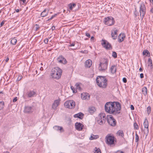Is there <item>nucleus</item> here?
<instances>
[{"instance_id":"obj_9","label":"nucleus","mask_w":153,"mask_h":153,"mask_svg":"<svg viewBox=\"0 0 153 153\" xmlns=\"http://www.w3.org/2000/svg\"><path fill=\"white\" fill-rule=\"evenodd\" d=\"M65 107L70 109L74 108L75 105V103L73 100H69L66 101L64 104Z\"/></svg>"},{"instance_id":"obj_16","label":"nucleus","mask_w":153,"mask_h":153,"mask_svg":"<svg viewBox=\"0 0 153 153\" xmlns=\"http://www.w3.org/2000/svg\"><path fill=\"white\" fill-rule=\"evenodd\" d=\"M125 35L124 33H120L119 35L118 38V41L119 42H121L124 40L125 37Z\"/></svg>"},{"instance_id":"obj_42","label":"nucleus","mask_w":153,"mask_h":153,"mask_svg":"<svg viewBox=\"0 0 153 153\" xmlns=\"http://www.w3.org/2000/svg\"><path fill=\"white\" fill-rule=\"evenodd\" d=\"M71 88L73 91V93H76V91L75 90L73 86H71Z\"/></svg>"},{"instance_id":"obj_22","label":"nucleus","mask_w":153,"mask_h":153,"mask_svg":"<svg viewBox=\"0 0 153 153\" xmlns=\"http://www.w3.org/2000/svg\"><path fill=\"white\" fill-rule=\"evenodd\" d=\"M36 94L35 92L33 91H30L27 93V96L29 97H33Z\"/></svg>"},{"instance_id":"obj_15","label":"nucleus","mask_w":153,"mask_h":153,"mask_svg":"<svg viewBox=\"0 0 153 153\" xmlns=\"http://www.w3.org/2000/svg\"><path fill=\"white\" fill-rule=\"evenodd\" d=\"M59 104V100H56L54 101L52 105V108L56 110V109L57 108Z\"/></svg>"},{"instance_id":"obj_8","label":"nucleus","mask_w":153,"mask_h":153,"mask_svg":"<svg viewBox=\"0 0 153 153\" xmlns=\"http://www.w3.org/2000/svg\"><path fill=\"white\" fill-rule=\"evenodd\" d=\"M105 139L106 144L110 145L114 144L115 138L114 136L107 135L105 137Z\"/></svg>"},{"instance_id":"obj_48","label":"nucleus","mask_w":153,"mask_h":153,"mask_svg":"<svg viewBox=\"0 0 153 153\" xmlns=\"http://www.w3.org/2000/svg\"><path fill=\"white\" fill-rule=\"evenodd\" d=\"M123 81L124 83L126 82H127L126 79L125 77L123 78Z\"/></svg>"},{"instance_id":"obj_13","label":"nucleus","mask_w":153,"mask_h":153,"mask_svg":"<svg viewBox=\"0 0 153 153\" xmlns=\"http://www.w3.org/2000/svg\"><path fill=\"white\" fill-rule=\"evenodd\" d=\"M118 30L116 28L113 29L111 31V35L112 39H116L117 36V32Z\"/></svg>"},{"instance_id":"obj_58","label":"nucleus","mask_w":153,"mask_h":153,"mask_svg":"<svg viewBox=\"0 0 153 153\" xmlns=\"http://www.w3.org/2000/svg\"><path fill=\"white\" fill-rule=\"evenodd\" d=\"M22 76H19L18 78V79L19 80H20L21 79H22Z\"/></svg>"},{"instance_id":"obj_25","label":"nucleus","mask_w":153,"mask_h":153,"mask_svg":"<svg viewBox=\"0 0 153 153\" xmlns=\"http://www.w3.org/2000/svg\"><path fill=\"white\" fill-rule=\"evenodd\" d=\"M110 71L112 74H114L116 72V69L115 66H112L110 69Z\"/></svg>"},{"instance_id":"obj_20","label":"nucleus","mask_w":153,"mask_h":153,"mask_svg":"<svg viewBox=\"0 0 153 153\" xmlns=\"http://www.w3.org/2000/svg\"><path fill=\"white\" fill-rule=\"evenodd\" d=\"M53 128L55 130L59 131L60 132H62L63 131V128L62 127L55 126H53Z\"/></svg>"},{"instance_id":"obj_49","label":"nucleus","mask_w":153,"mask_h":153,"mask_svg":"<svg viewBox=\"0 0 153 153\" xmlns=\"http://www.w3.org/2000/svg\"><path fill=\"white\" fill-rule=\"evenodd\" d=\"M5 21H3L0 24V27H2Z\"/></svg>"},{"instance_id":"obj_7","label":"nucleus","mask_w":153,"mask_h":153,"mask_svg":"<svg viewBox=\"0 0 153 153\" xmlns=\"http://www.w3.org/2000/svg\"><path fill=\"white\" fill-rule=\"evenodd\" d=\"M104 23L106 25L111 26L114 24V18L111 16H108L104 19Z\"/></svg>"},{"instance_id":"obj_45","label":"nucleus","mask_w":153,"mask_h":153,"mask_svg":"<svg viewBox=\"0 0 153 153\" xmlns=\"http://www.w3.org/2000/svg\"><path fill=\"white\" fill-rule=\"evenodd\" d=\"M20 2H22L23 4H26L27 2H26V0H19Z\"/></svg>"},{"instance_id":"obj_60","label":"nucleus","mask_w":153,"mask_h":153,"mask_svg":"<svg viewBox=\"0 0 153 153\" xmlns=\"http://www.w3.org/2000/svg\"><path fill=\"white\" fill-rule=\"evenodd\" d=\"M151 12L153 13V8H152L150 10Z\"/></svg>"},{"instance_id":"obj_59","label":"nucleus","mask_w":153,"mask_h":153,"mask_svg":"<svg viewBox=\"0 0 153 153\" xmlns=\"http://www.w3.org/2000/svg\"><path fill=\"white\" fill-rule=\"evenodd\" d=\"M9 60V58H6V59H5V62H8V61Z\"/></svg>"},{"instance_id":"obj_62","label":"nucleus","mask_w":153,"mask_h":153,"mask_svg":"<svg viewBox=\"0 0 153 153\" xmlns=\"http://www.w3.org/2000/svg\"><path fill=\"white\" fill-rule=\"evenodd\" d=\"M94 39V37L92 36L91 37V41H92V40H93Z\"/></svg>"},{"instance_id":"obj_37","label":"nucleus","mask_w":153,"mask_h":153,"mask_svg":"<svg viewBox=\"0 0 153 153\" xmlns=\"http://www.w3.org/2000/svg\"><path fill=\"white\" fill-rule=\"evenodd\" d=\"M139 140V137L137 135V134L136 133L135 134V142H137Z\"/></svg>"},{"instance_id":"obj_14","label":"nucleus","mask_w":153,"mask_h":153,"mask_svg":"<svg viewBox=\"0 0 153 153\" xmlns=\"http://www.w3.org/2000/svg\"><path fill=\"white\" fill-rule=\"evenodd\" d=\"M90 96L88 94L84 93L81 94V98L83 100H88L90 99Z\"/></svg>"},{"instance_id":"obj_33","label":"nucleus","mask_w":153,"mask_h":153,"mask_svg":"<svg viewBox=\"0 0 153 153\" xmlns=\"http://www.w3.org/2000/svg\"><path fill=\"white\" fill-rule=\"evenodd\" d=\"M75 6L76 4H69L68 5L69 9L70 10H71Z\"/></svg>"},{"instance_id":"obj_11","label":"nucleus","mask_w":153,"mask_h":153,"mask_svg":"<svg viewBox=\"0 0 153 153\" xmlns=\"http://www.w3.org/2000/svg\"><path fill=\"white\" fill-rule=\"evenodd\" d=\"M107 121L109 124L112 126H114L116 124L115 119L111 115L107 117Z\"/></svg>"},{"instance_id":"obj_5","label":"nucleus","mask_w":153,"mask_h":153,"mask_svg":"<svg viewBox=\"0 0 153 153\" xmlns=\"http://www.w3.org/2000/svg\"><path fill=\"white\" fill-rule=\"evenodd\" d=\"M106 117L105 113H101L98 116V118H96L98 123L102 125L104 124L106 122Z\"/></svg>"},{"instance_id":"obj_4","label":"nucleus","mask_w":153,"mask_h":153,"mask_svg":"<svg viewBox=\"0 0 153 153\" xmlns=\"http://www.w3.org/2000/svg\"><path fill=\"white\" fill-rule=\"evenodd\" d=\"M108 60L107 58H102L100 61L99 69L100 71H103L107 69Z\"/></svg>"},{"instance_id":"obj_44","label":"nucleus","mask_w":153,"mask_h":153,"mask_svg":"<svg viewBox=\"0 0 153 153\" xmlns=\"http://www.w3.org/2000/svg\"><path fill=\"white\" fill-rule=\"evenodd\" d=\"M35 30L36 31H37V30H38L39 28V25H37V24H36L35 25Z\"/></svg>"},{"instance_id":"obj_47","label":"nucleus","mask_w":153,"mask_h":153,"mask_svg":"<svg viewBox=\"0 0 153 153\" xmlns=\"http://www.w3.org/2000/svg\"><path fill=\"white\" fill-rule=\"evenodd\" d=\"M17 100L18 99L17 97H15L14 98L13 100V102H15L17 101Z\"/></svg>"},{"instance_id":"obj_40","label":"nucleus","mask_w":153,"mask_h":153,"mask_svg":"<svg viewBox=\"0 0 153 153\" xmlns=\"http://www.w3.org/2000/svg\"><path fill=\"white\" fill-rule=\"evenodd\" d=\"M134 128L137 130L138 129V127L137 124L136 123H134Z\"/></svg>"},{"instance_id":"obj_50","label":"nucleus","mask_w":153,"mask_h":153,"mask_svg":"<svg viewBox=\"0 0 153 153\" xmlns=\"http://www.w3.org/2000/svg\"><path fill=\"white\" fill-rule=\"evenodd\" d=\"M75 45V44L74 43H71L70 44V45H68L69 47H71V46H74Z\"/></svg>"},{"instance_id":"obj_31","label":"nucleus","mask_w":153,"mask_h":153,"mask_svg":"<svg viewBox=\"0 0 153 153\" xmlns=\"http://www.w3.org/2000/svg\"><path fill=\"white\" fill-rule=\"evenodd\" d=\"M95 109L94 107H91L89 108V111L91 113H93L95 111Z\"/></svg>"},{"instance_id":"obj_17","label":"nucleus","mask_w":153,"mask_h":153,"mask_svg":"<svg viewBox=\"0 0 153 153\" xmlns=\"http://www.w3.org/2000/svg\"><path fill=\"white\" fill-rule=\"evenodd\" d=\"M84 114L81 112H79L78 114H76L74 115V117L75 118H78L80 119H82L84 117Z\"/></svg>"},{"instance_id":"obj_28","label":"nucleus","mask_w":153,"mask_h":153,"mask_svg":"<svg viewBox=\"0 0 153 153\" xmlns=\"http://www.w3.org/2000/svg\"><path fill=\"white\" fill-rule=\"evenodd\" d=\"M143 94L145 95H146L147 93V89L146 87H144L142 89Z\"/></svg>"},{"instance_id":"obj_18","label":"nucleus","mask_w":153,"mask_h":153,"mask_svg":"<svg viewBox=\"0 0 153 153\" xmlns=\"http://www.w3.org/2000/svg\"><path fill=\"white\" fill-rule=\"evenodd\" d=\"M92 64V61L90 59L87 60L85 63V66L87 68H89Z\"/></svg>"},{"instance_id":"obj_41","label":"nucleus","mask_w":153,"mask_h":153,"mask_svg":"<svg viewBox=\"0 0 153 153\" xmlns=\"http://www.w3.org/2000/svg\"><path fill=\"white\" fill-rule=\"evenodd\" d=\"M57 60L59 63H62L63 59H60V58H58Z\"/></svg>"},{"instance_id":"obj_3","label":"nucleus","mask_w":153,"mask_h":153,"mask_svg":"<svg viewBox=\"0 0 153 153\" xmlns=\"http://www.w3.org/2000/svg\"><path fill=\"white\" fill-rule=\"evenodd\" d=\"M62 74V70L59 67H56L52 69L51 76L53 78L58 79L61 77Z\"/></svg>"},{"instance_id":"obj_2","label":"nucleus","mask_w":153,"mask_h":153,"mask_svg":"<svg viewBox=\"0 0 153 153\" xmlns=\"http://www.w3.org/2000/svg\"><path fill=\"white\" fill-rule=\"evenodd\" d=\"M96 82L97 85L102 88H105L107 86V80L104 77L98 76L96 78Z\"/></svg>"},{"instance_id":"obj_29","label":"nucleus","mask_w":153,"mask_h":153,"mask_svg":"<svg viewBox=\"0 0 153 153\" xmlns=\"http://www.w3.org/2000/svg\"><path fill=\"white\" fill-rule=\"evenodd\" d=\"M148 64V66L150 67L151 69H152V60L150 58L149 59Z\"/></svg>"},{"instance_id":"obj_30","label":"nucleus","mask_w":153,"mask_h":153,"mask_svg":"<svg viewBox=\"0 0 153 153\" xmlns=\"http://www.w3.org/2000/svg\"><path fill=\"white\" fill-rule=\"evenodd\" d=\"M117 134L119 136H121L122 137H123L124 136V134L123 131L122 130H119Z\"/></svg>"},{"instance_id":"obj_55","label":"nucleus","mask_w":153,"mask_h":153,"mask_svg":"<svg viewBox=\"0 0 153 153\" xmlns=\"http://www.w3.org/2000/svg\"><path fill=\"white\" fill-rule=\"evenodd\" d=\"M20 10H21V9H15V11L16 12V13H18L19 12V11Z\"/></svg>"},{"instance_id":"obj_23","label":"nucleus","mask_w":153,"mask_h":153,"mask_svg":"<svg viewBox=\"0 0 153 153\" xmlns=\"http://www.w3.org/2000/svg\"><path fill=\"white\" fill-rule=\"evenodd\" d=\"M48 13V10L47 11L46 9H45L41 13V16L42 17H45L46 16Z\"/></svg>"},{"instance_id":"obj_10","label":"nucleus","mask_w":153,"mask_h":153,"mask_svg":"<svg viewBox=\"0 0 153 153\" xmlns=\"http://www.w3.org/2000/svg\"><path fill=\"white\" fill-rule=\"evenodd\" d=\"M101 44L103 47L106 49L111 50L112 49L111 44L105 40L102 39Z\"/></svg>"},{"instance_id":"obj_38","label":"nucleus","mask_w":153,"mask_h":153,"mask_svg":"<svg viewBox=\"0 0 153 153\" xmlns=\"http://www.w3.org/2000/svg\"><path fill=\"white\" fill-rule=\"evenodd\" d=\"M112 56L113 57H117V54L115 52H113L112 53Z\"/></svg>"},{"instance_id":"obj_6","label":"nucleus","mask_w":153,"mask_h":153,"mask_svg":"<svg viewBox=\"0 0 153 153\" xmlns=\"http://www.w3.org/2000/svg\"><path fill=\"white\" fill-rule=\"evenodd\" d=\"M146 7L144 4L143 3L141 4L139 8V12L141 20L143 19L146 13Z\"/></svg>"},{"instance_id":"obj_54","label":"nucleus","mask_w":153,"mask_h":153,"mask_svg":"<svg viewBox=\"0 0 153 153\" xmlns=\"http://www.w3.org/2000/svg\"><path fill=\"white\" fill-rule=\"evenodd\" d=\"M115 153H123V152L121 151H118Z\"/></svg>"},{"instance_id":"obj_35","label":"nucleus","mask_w":153,"mask_h":153,"mask_svg":"<svg viewBox=\"0 0 153 153\" xmlns=\"http://www.w3.org/2000/svg\"><path fill=\"white\" fill-rule=\"evenodd\" d=\"M95 150L94 153H101V150L98 148L95 147Z\"/></svg>"},{"instance_id":"obj_1","label":"nucleus","mask_w":153,"mask_h":153,"mask_svg":"<svg viewBox=\"0 0 153 153\" xmlns=\"http://www.w3.org/2000/svg\"><path fill=\"white\" fill-rule=\"evenodd\" d=\"M121 108L120 105L117 102H107L105 105V111L109 114L119 113Z\"/></svg>"},{"instance_id":"obj_53","label":"nucleus","mask_w":153,"mask_h":153,"mask_svg":"<svg viewBox=\"0 0 153 153\" xmlns=\"http://www.w3.org/2000/svg\"><path fill=\"white\" fill-rule=\"evenodd\" d=\"M131 110H134V106L132 105H131Z\"/></svg>"},{"instance_id":"obj_57","label":"nucleus","mask_w":153,"mask_h":153,"mask_svg":"<svg viewBox=\"0 0 153 153\" xmlns=\"http://www.w3.org/2000/svg\"><path fill=\"white\" fill-rule=\"evenodd\" d=\"M80 52L82 53H85V52H86L87 51H80Z\"/></svg>"},{"instance_id":"obj_52","label":"nucleus","mask_w":153,"mask_h":153,"mask_svg":"<svg viewBox=\"0 0 153 153\" xmlns=\"http://www.w3.org/2000/svg\"><path fill=\"white\" fill-rule=\"evenodd\" d=\"M140 77L141 78H143V73H141L140 75Z\"/></svg>"},{"instance_id":"obj_39","label":"nucleus","mask_w":153,"mask_h":153,"mask_svg":"<svg viewBox=\"0 0 153 153\" xmlns=\"http://www.w3.org/2000/svg\"><path fill=\"white\" fill-rule=\"evenodd\" d=\"M151 108L150 106H149L147 108V113L149 114L151 112Z\"/></svg>"},{"instance_id":"obj_61","label":"nucleus","mask_w":153,"mask_h":153,"mask_svg":"<svg viewBox=\"0 0 153 153\" xmlns=\"http://www.w3.org/2000/svg\"><path fill=\"white\" fill-rule=\"evenodd\" d=\"M139 70L140 71H141V72H142L143 71V69L141 68H140Z\"/></svg>"},{"instance_id":"obj_36","label":"nucleus","mask_w":153,"mask_h":153,"mask_svg":"<svg viewBox=\"0 0 153 153\" xmlns=\"http://www.w3.org/2000/svg\"><path fill=\"white\" fill-rule=\"evenodd\" d=\"M134 15L135 16V17H136L137 16V15H138L137 12V10L136 8H135V10H134Z\"/></svg>"},{"instance_id":"obj_26","label":"nucleus","mask_w":153,"mask_h":153,"mask_svg":"<svg viewBox=\"0 0 153 153\" xmlns=\"http://www.w3.org/2000/svg\"><path fill=\"white\" fill-rule=\"evenodd\" d=\"M99 137V136L98 135H94L93 134H91L90 137L89 138V139L90 140H93L94 139H96L97 138H98Z\"/></svg>"},{"instance_id":"obj_63","label":"nucleus","mask_w":153,"mask_h":153,"mask_svg":"<svg viewBox=\"0 0 153 153\" xmlns=\"http://www.w3.org/2000/svg\"><path fill=\"white\" fill-rule=\"evenodd\" d=\"M43 70V68L42 67H41L40 68V70H41V71H42Z\"/></svg>"},{"instance_id":"obj_24","label":"nucleus","mask_w":153,"mask_h":153,"mask_svg":"<svg viewBox=\"0 0 153 153\" xmlns=\"http://www.w3.org/2000/svg\"><path fill=\"white\" fill-rule=\"evenodd\" d=\"M143 55L149 57L150 56V53L149 51L147 50H145L143 51Z\"/></svg>"},{"instance_id":"obj_43","label":"nucleus","mask_w":153,"mask_h":153,"mask_svg":"<svg viewBox=\"0 0 153 153\" xmlns=\"http://www.w3.org/2000/svg\"><path fill=\"white\" fill-rule=\"evenodd\" d=\"M61 59H63L62 64H65L67 63V61L65 58H61Z\"/></svg>"},{"instance_id":"obj_32","label":"nucleus","mask_w":153,"mask_h":153,"mask_svg":"<svg viewBox=\"0 0 153 153\" xmlns=\"http://www.w3.org/2000/svg\"><path fill=\"white\" fill-rule=\"evenodd\" d=\"M4 106V102L3 101L0 102V111L3 109Z\"/></svg>"},{"instance_id":"obj_27","label":"nucleus","mask_w":153,"mask_h":153,"mask_svg":"<svg viewBox=\"0 0 153 153\" xmlns=\"http://www.w3.org/2000/svg\"><path fill=\"white\" fill-rule=\"evenodd\" d=\"M17 42V40L15 37H14L11 39L10 41L11 43L13 45H15L16 44Z\"/></svg>"},{"instance_id":"obj_21","label":"nucleus","mask_w":153,"mask_h":153,"mask_svg":"<svg viewBox=\"0 0 153 153\" xmlns=\"http://www.w3.org/2000/svg\"><path fill=\"white\" fill-rule=\"evenodd\" d=\"M31 107L30 106H25L24 111L25 113H30L31 112Z\"/></svg>"},{"instance_id":"obj_64","label":"nucleus","mask_w":153,"mask_h":153,"mask_svg":"<svg viewBox=\"0 0 153 153\" xmlns=\"http://www.w3.org/2000/svg\"><path fill=\"white\" fill-rule=\"evenodd\" d=\"M57 14H54L53 15V17H54L57 16Z\"/></svg>"},{"instance_id":"obj_51","label":"nucleus","mask_w":153,"mask_h":153,"mask_svg":"<svg viewBox=\"0 0 153 153\" xmlns=\"http://www.w3.org/2000/svg\"><path fill=\"white\" fill-rule=\"evenodd\" d=\"M86 36L88 37L89 38H90V35L89 33H86Z\"/></svg>"},{"instance_id":"obj_19","label":"nucleus","mask_w":153,"mask_h":153,"mask_svg":"<svg viewBox=\"0 0 153 153\" xmlns=\"http://www.w3.org/2000/svg\"><path fill=\"white\" fill-rule=\"evenodd\" d=\"M75 126L76 129L78 130H81L82 129V126L80 123H75Z\"/></svg>"},{"instance_id":"obj_12","label":"nucleus","mask_w":153,"mask_h":153,"mask_svg":"<svg viewBox=\"0 0 153 153\" xmlns=\"http://www.w3.org/2000/svg\"><path fill=\"white\" fill-rule=\"evenodd\" d=\"M143 125L144 126V133L146 136L148 135L149 133V122L148 120L146 119L143 123Z\"/></svg>"},{"instance_id":"obj_56","label":"nucleus","mask_w":153,"mask_h":153,"mask_svg":"<svg viewBox=\"0 0 153 153\" xmlns=\"http://www.w3.org/2000/svg\"><path fill=\"white\" fill-rule=\"evenodd\" d=\"M53 18L54 17H53V16H52L50 18H49L48 19V21H49V20H52Z\"/></svg>"},{"instance_id":"obj_46","label":"nucleus","mask_w":153,"mask_h":153,"mask_svg":"<svg viewBox=\"0 0 153 153\" xmlns=\"http://www.w3.org/2000/svg\"><path fill=\"white\" fill-rule=\"evenodd\" d=\"M48 39L47 38L45 39L44 40V42L45 44H47L48 42Z\"/></svg>"},{"instance_id":"obj_34","label":"nucleus","mask_w":153,"mask_h":153,"mask_svg":"<svg viewBox=\"0 0 153 153\" xmlns=\"http://www.w3.org/2000/svg\"><path fill=\"white\" fill-rule=\"evenodd\" d=\"M80 85V84L78 83H77L75 84L76 89L78 90L79 91L81 90V89Z\"/></svg>"}]
</instances>
